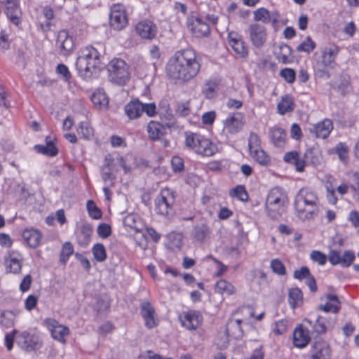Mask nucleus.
I'll list each match as a JSON object with an SVG mask.
<instances>
[{
  "instance_id": "obj_27",
  "label": "nucleus",
  "mask_w": 359,
  "mask_h": 359,
  "mask_svg": "<svg viewBox=\"0 0 359 359\" xmlns=\"http://www.w3.org/2000/svg\"><path fill=\"white\" fill-rule=\"evenodd\" d=\"M91 101L99 109H106L109 103L108 97L102 89H97L92 95Z\"/></svg>"
},
{
  "instance_id": "obj_10",
  "label": "nucleus",
  "mask_w": 359,
  "mask_h": 359,
  "mask_svg": "<svg viewBox=\"0 0 359 359\" xmlns=\"http://www.w3.org/2000/svg\"><path fill=\"white\" fill-rule=\"evenodd\" d=\"M249 35L253 46L261 48L266 41V29L259 23L252 24L249 26Z\"/></svg>"
},
{
  "instance_id": "obj_13",
  "label": "nucleus",
  "mask_w": 359,
  "mask_h": 359,
  "mask_svg": "<svg viewBox=\"0 0 359 359\" xmlns=\"http://www.w3.org/2000/svg\"><path fill=\"white\" fill-rule=\"evenodd\" d=\"M135 30L137 34L143 39H152L157 34V27L156 25L148 20H144L139 22L136 27Z\"/></svg>"
},
{
  "instance_id": "obj_24",
  "label": "nucleus",
  "mask_w": 359,
  "mask_h": 359,
  "mask_svg": "<svg viewBox=\"0 0 359 359\" xmlns=\"http://www.w3.org/2000/svg\"><path fill=\"white\" fill-rule=\"evenodd\" d=\"M269 137L271 142L276 147H283L285 144L286 133L280 127H273L269 129Z\"/></svg>"
},
{
  "instance_id": "obj_15",
  "label": "nucleus",
  "mask_w": 359,
  "mask_h": 359,
  "mask_svg": "<svg viewBox=\"0 0 359 359\" xmlns=\"http://www.w3.org/2000/svg\"><path fill=\"white\" fill-rule=\"evenodd\" d=\"M244 125L243 118L239 113L230 115L224 121V129L231 134L238 133Z\"/></svg>"
},
{
  "instance_id": "obj_64",
  "label": "nucleus",
  "mask_w": 359,
  "mask_h": 359,
  "mask_svg": "<svg viewBox=\"0 0 359 359\" xmlns=\"http://www.w3.org/2000/svg\"><path fill=\"white\" fill-rule=\"evenodd\" d=\"M38 299L34 295H29L25 300V308L28 311L32 310L35 308Z\"/></svg>"
},
{
  "instance_id": "obj_7",
  "label": "nucleus",
  "mask_w": 359,
  "mask_h": 359,
  "mask_svg": "<svg viewBox=\"0 0 359 359\" xmlns=\"http://www.w3.org/2000/svg\"><path fill=\"white\" fill-rule=\"evenodd\" d=\"M175 201L174 191L168 188L163 189L155 199L156 212L163 216L172 214Z\"/></svg>"
},
{
  "instance_id": "obj_5",
  "label": "nucleus",
  "mask_w": 359,
  "mask_h": 359,
  "mask_svg": "<svg viewBox=\"0 0 359 359\" xmlns=\"http://www.w3.org/2000/svg\"><path fill=\"white\" fill-rule=\"evenodd\" d=\"M109 80L117 85H124L130 77L127 64L121 59H114L107 65Z\"/></svg>"
},
{
  "instance_id": "obj_50",
  "label": "nucleus",
  "mask_w": 359,
  "mask_h": 359,
  "mask_svg": "<svg viewBox=\"0 0 359 359\" xmlns=\"http://www.w3.org/2000/svg\"><path fill=\"white\" fill-rule=\"evenodd\" d=\"M74 248L71 243H65L62 248L60 252V262L63 264L66 263L69 256L73 253Z\"/></svg>"
},
{
  "instance_id": "obj_56",
  "label": "nucleus",
  "mask_w": 359,
  "mask_h": 359,
  "mask_svg": "<svg viewBox=\"0 0 359 359\" xmlns=\"http://www.w3.org/2000/svg\"><path fill=\"white\" fill-rule=\"evenodd\" d=\"M336 153L341 161H346L348 158V147L344 143H339L335 148Z\"/></svg>"
},
{
  "instance_id": "obj_8",
  "label": "nucleus",
  "mask_w": 359,
  "mask_h": 359,
  "mask_svg": "<svg viewBox=\"0 0 359 359\" xmlns=\"http://www.w3.org/2000/svg\"><path fill=\"white\" fill-rule=\"evenodd\" d=\"M109 23L111 27L117 30H121L126 27L128 18L123 5L115 4L111 7Z\"/></svg>"
},
{
  "instance_id": "obj_23",
  "label": "nucleus",
  "mask_w": 359,
  "mask_h": 359,
  "mask_svg": "<svg viewBox=\"0 0 359 359\" xmlns=\"http://www.w3.org/2000/svg\"><path fill=\"white\" fill-rule=\"evenodd\" d=\"M217 150V148L215 144L202 136L199 143L197 144L196 152L203 156H211Z\"/></svg>"
},
{
  "instance_id": "obj_18",
  "label": "nucleus",
  "mask_w": 359,
  "mask_h": 359,
  "mask_svg": "<svg viewBox=\"0 0 359 359\" xmlns=\"http://www.w3.org/2000/svg\"><path fill=\"white\" fill-rule=\"evenodd\" d=\"M339 52V48L336 45L326 47L322 55V63L326 67L333 69L336 65L335 58Z\"/></svg>"
},
{
  "instance_id": "obj_17",
  "label": "nucleus",
  "mask_w": 359,
  "mask_h": 359,
  "mask_svg": "<svg viewBox=\"0 0 359 359\" xmlns=\"http://www.w3.org/2000/svg\"><path fill=\"white\" fill-rule=\"evenodd\" d=\"M266 203L285 206L287 203V194L283 189L275 187L269 191Z\"/></svg>"
},
{
  "instance_id": "obj_59",
  "label": "nucleus",
  "mask_w": 359,
  "mask_h": 359,
  "mask_svg": "<svg viewBox=\"0 0 359 359\" xmlns=\"http://www.w3.org/2000/svg\"><path fill=\"white\" fill-rule=\"evenodd\" d=\"M57 72L63 76L65 81H67L71 78L70 72L67 67L63 64H60L57 67Z\"/></svg>"
},
{
  "instance_id": "obj_25",
  "label": "nucleus",
  "mask_w": 359,
  "mask_h": 359,
  "mask_svg": "<svg viewBox=\"0 0 359 359\" xmlns=\"http://www.w3.org/2000/svg\"><path fill=\"white\" fill-rule=\"evenodd\" d=\"M22 237L29 247L35 248L40 244L41 234L36 229H29L23 231Z\"/></svg>"
},
{
  "instance_id": "obj_36",
  "label": "nucleus",
  "mask_w": 359,
  "mask_h": 359,
  "mask_svg": "<svg viewBox=\"0 0 359 359\" xmlns=\"http://www.w3.org/2000/svg\"><path fill=\"white\" fill-rule=\"evenodd\" d=\"M279 49L280 51L276 53V58L280 62L287 64L289 62V57L292 54L291 48L287 44H281Z\"/></svg>"
},
{
  "instance_id": "obj_53",
  "label": "nucleus",
  "mask_w": 359,
  "mask_h": 359,
  "mask_svg": "<svg viewBox=\"0 0 359 359\" xmlns=\"http://www.w3.org/2000/svg\"><path fill=\"white\" fill-rule=\"evenodd\" d=\"M318 309L323 311L325 313L332 312L333 313L337 314L340 310V306L332 302H327L325 304H320L318 306Z\"/></svg>"
},
{
  "instance_id": "obj_37",
  "label": "nucleus",
  "mask_w": 359,
  "mask_h": 359,
  "mask_svg": "<svg viewBox=\"0 0 359 359\" xmlns=\"http://www.w3.org/2000/svg\"><path fill=\"white\" fill-rule=\"evenodd\" d=\"M77 133L79 135L86 140H90L93 137V129L90 127L89 123L86 121H82L80 123L77 129Z\"/></svg>"
},
{
  "instance_id": "obj_28",
  "label": "nucleus",
  "mask_w": 359,
  "mask_h": 359,
  "mask_svg": "<svg viewBox=\"0 0 359 359\" xmlns=\"http://www.w3.org/2000/svg\"><path fill=\"white\" fill-rule=\"evenodd\" d=\"M6 6V14L10 19L11 22L14 25H18L20 22L19 15L20 13L18 3L9 2L8 4H5Z\"/></svg>"
},
{
  "instance_id": "obj_32",
  "label": "nucleus",
  "mask_w": 359,
  "mask_h": 359,
  "mask_svg": "<svg viewBox=\"0 0 359 359\" xmlns=\"http://www.w3.org/2000/svg\"><path fill=\"white\" fill-rule=\"evenodd\" d=\"M250 155L255 161L262 165L267 166L271 163L269 156L262 148L250 152Z\"/></svg>"
},
{
  "instance_id": "obj_55",
  "label": "nucleus",
  "mask_w": 359,
  "mask_h": 359,
  "mask_svg": "<svg viewBox=\"0 0 359 359\" xmlns=\"http://www.w3.org/2000/svg\"><path fill=\"white\" fill-rule=\"evenodd\" d=\"M171 165L175 172L182 171L184 170L183 159L177 156H173L171 159Z\"/></svg>"
},
{
  "instance_id": "obj_57",
  "label": "nucleus",
  "mask_w": 359,
  "mask_h": 359,
  "mask_svg": "<svg viewBox=\"0 0 359 359\" xmlns=\"http://www.w3.org/2000/svg\"><path fill=\"white\" fill-rule=\"evenodd\" d=\"M216 90V84L212 81H208L205 83V88L203 90V93L208 98H211L214 96Z\"/></svg>"
},
{
  "instance_id": "obj_48",
  "label": "nucleus",
  "mask_w": 359,
  "mask_h": 359,
  "mask_svg": "<svg viewBox=\"0 0 359 359\" xmlns=\"http://www.w3.org/2000/svg\"><path fill=\"white\" fill-rule=\"evenodd\" d=\"M248 147L250 153L261 148V141L257 134L250 133L248 139Z\"/></svg>"
},
{
  "instance_id": "obj_26",
  "label": "nucleus",
  "mask_w": 359,
  "mask_h": 359,
  "mask_svg": "<svg viewBox=\"0 0 359 359\" xmlns=\"http://www.w3.org/2000/svg\"><path fill=\"white\" fill-rule=\"evenodd\" d=\"M210 233V228L205 223L196 224L191 231L193 238L199 242H203Z\"/></svg>"
},
{
  "instance_id": "obj_33",
  "label": "nucleus",
  "mask_w": 359,
  "mask_h": 359,
  "mask_svg": "<svg viewBox=\"0 0 359 359\" xmlns=\"http://www.w3.org/2000/svg\"><path fill=\"white\" fill-rule=\"evenodd\" d=\"M149 136L151 139L158 140L163 135L162 126L156 122L151 121L147 126Z\"/></svg>"
},
{
  "instance_id": "obj_1",
  "label": "nucleus",
  "mask_w": 359,
  "mask_h": 359,
  "mask_svg": "<svg viewBox=\"0 0 359 359\" xmlns=\"http://www.w3.org/2000/svg\"><path fill=\"white\" fill-rule=\"evenodd\" d=\"M201 64L192 48L177 50L170 58L167 67L169 78L180 82H187L199 72Z\"/></svg>"
},
{
  "instance_id": "obj_61",
  "label": "nucleus",
  "mask_w": 359,
  "mask_h": 359,
  "mask_svg": "<svg viewBox=\"0 0 359 359\" xmlns=\"http://www.w3.org/2000/svg\"><path fill=\"white\" fill-rule=\"evenodd\" d=\"M93 233L92 227L88 224H84L81 228V234L84 238V242L88 243Z\"/></svg>"
},
{
  "instance_id": "obj_12",
  "label": "nucleus",
  "mask_w": 359,
  "mask_h": 359,
  "mask_svg": "<svg viewBox=\"0 0 359 359\" xmlns=\"http://www.w3.org/2000/svg\"><path fill=\"white\" fill-rule=\"evenodd\" d=\"M45 324L50 330L53 338L62 343L65 342V337L69 332L68 327L59 324L57 321L52 318L46 319Z\"/></svg>"
},
{
  "instance_id": "obj_52",
  "label": "nucleus",
  "mask_w": 359,
  "mask_h": 359,
  "mask_svg": "<svg viewBox=\"0 0 359 359\" xmlns=\"http://www.w3.org/2000/svg\"><path fill=\"white\" fill-rule=\"evenodd\" d=\"M280 75L289 83H292L296 78L294 70L290 68H285L280 72Z\"/></svg>"
},
{
  "instance_id": "obj_29",
  "label": "nucleus",
  "mask_w": 359,
  "mask_h": 359,
  "mask_svg": "<svg viewBox=\"0 0 359 359\" xmlns=\"http://www.w3.org/2000/svg\"><path fill=\"white\" fill-rule=\"evenodd\" d=\"M191 30L196 37L206 36L210 34L208 25L200 19H196L191 27Z\"/></svg>"
},
{
  "instance_id": "obj_14",
  "label": "nucleus",
  "mask_w": 359,
  "mask_h": 359,
  "mask_svg": "<svg viewBox=\"0 0 359 359\" xmlns=\"http://www.w3.org/2000/svg\"><path fill=\"white\" fill-rule=\"evenodd\" d=\"M56 43L60 53L64 56L69 55L74 48L73 39L66 30H61L58 32Z\"/></svg>"
},
{
  "instance_id": "obj_44",
  "label": "nucleus",
  "mask_w": 359,
  "mask_h": 359,
  "mask_svg": "<svg viewBox=\"0 0 359 359\" xmlns=\"http://www.w3.org/2000/svg\"><path fill=\"white\" fill-rule=\"evenodd\" d=\"M230 195L236 197L241 201H247L248 200V194L244 186L238 185L231 190Z\"/></svg>"
},
{
  "instance_id": "obj_63",
  "label": "nucleus",
  "mask_w": 359,
  "mask_h": 359,
  "mask_svg": "<svg viewBox=\"0 0 359 359\" xmlns=\"http://www.w3.org/2000/svg\"><path fill=\"white\" fill-rule=\"evenodd\" d=\"M287 331L286 321L282 320L276 323V327L273 332L276 334H282Z\"/></svg>"
},
{
  "instance_id": "obj_35",
  "label": "nucleus",
  "mask_w": 359,
  "mask_h": 359,
  "mask_svg": "<svg viewBox=\"0 0 359 359\" xmlns=\"http://www.w3.org/2000/svg\"><path fill=\"white\" fill-rule=\"evenodd\" d=\"M289 303L292 308L294 309L302 301V293L299 288H292L288 294Z\"/></svg>"
},
{
  "instance_id": "obj_60",
  "label": "nucleus",
  "mask_w": 359,
  "mask_h": 359,
  "mask_svg": "<svg viewBox=\"0 0 359 359\" xmlns=\"http://www.w3.org/2000/svg\"><path fill=\"white\" fill-rule=\"evenodd\" d=\"M46 150H47V155L50 156H54L57 154V149L55 146L54 143L51 140H48V137H46Z\"/></svg>"
},
{
  "instance_id": "obj_16",
  "label": "nucleus",
  "mask_w": 359,
  "mask_h": 359,
  "mask_svg": "<svg viewBox=\"0 0 359 359\" xmlns=\"http://www.w3.org/2000/svg\"><path fill=\"white\" fill-rule=\"evenodd\" d=\"M333 128L332 122L330 119H325L322 122L313 125L310 128V132L316 137L326 138Z\"/></svg>"
},
{
  "instance_id": "obj_49",
  "label": "nucleus",
  "mask_w": 359,
  "mask_h": 359,
  "mask_svg": "<svg viewBox=\"0 0 359 359\" xmlns=\"http://www.w3.org/2000/svg\"><path fill=\"white\" fill-rule=\"evenodd\" d=\"M316 47V43L311 37H306V40L301 43L297 48L299 52H311Z\"/></svg>"
},
{
  "instance_id": "obj_6",
  "label": "nucleus",
  "mask_w": 359,
  "mask_h": 359,
  "mask_svg": "<svg viewBox=\"0 0 359 359\" xmlns=\"http://www.w3.org/2000/svg\"><path fill=\"white\" fill-rule=\"evenodd\" d=\"M156 104L152 103H142L139 100H135L128 102L125 107V111L130 119L139 118L142 113L148 116H154L156 111Z\"/></svg>"
},
{
  "instance_id": "obj_34",
  "label": "nucleus",
  "mask_w": 359,
  "mask_h": 359,
  "mask_svg": "<svg viewBox=\"0 0 359 359\" xmlns=\"http://www.w3.org/2000/svg\"><path fill=\"white\" fill-rule=\"evenodd\" d=\"M265 207L268 216L276 219L281 216L285 206L266 203Z\"/></svg>"
},
{
  "instance_id": "obj_21",
  "label": "nucleus",
  "mask_w": 359,
  "mask_h": 359,
  "mask_svg": "<svg viewBox=\"0 0 359 359\" xmlns=\"http://www.w3.org/2000/svg\"><path fill=\"white\" fill-rule=\"evenodd\" d=\"M335 318H328L325 316H319L313 325V330L318 334L325 333L329 328L332 327L335 323Z\"/></svg>"
},
{
  "instance_id": "obj_2",
  "label": "nucleus",
  "mask_w": 359,
  "mask_h": 359,
  "mask_svg": "<svg viewBox=\"0 0 359 359\" xmlns=\"http://www.w3.org/2000/svg\"><path fill=\"white\" fill-rule=\"evenodd\" d=\"M76 67L81 77L89 79L103 69L105 64L101 61L100 54L95 48L87 46L80 50Z\"/></svg>"
},
{
  "instance_id": "obj_30",
  "label": "nucleus",
  "mask_w": 359,
  "mask_h": 359,
  "mask_svg": "<svg viewBox=\"0 0 359 359\" xmlns=\"http://www.w3.org/2000/svg\"><path fill=\"white\" fill-rule=\"evenodd\" d=\"M215 291L221 294H226L227 295L233 294L235 291V287L226 280H219L215 285Z\"/></svg>"
},
{
  "instance_id": "obj_42",
  "label": "nucleus",
  "mask_w": 359,
  "mask_h": 359,
  "mask_svg": "<svg viewBox=\"0 0 359 359\" xmlns=\"http://www.w3.org/2000/svg\"><path fill=\"white\" fill-rule=\"evenodd\" d=\"M254 19L256 21H262L264 23L270 22V12L264 8H260L253 12Z\"/></svg>"
},
{
  "instance_id": "obj_43",
  "label": "nucleus",
  "mask_w": 359,
  "mask_h": 359,
  "mask_svg": "<svg viewBox=\"0 0 359 359\" xmlns=\"http://www.w3.org/2000/svg\"><path fill=\"white\" fill-rule=\"evenodd\" d=\"M15 314L12 311H6L0 315V324L6 327L13 325Z\"/></svg>"
},
{
  "instance_id": "obj_4",
  "label": "nucleus",
  "mask_w": 359,
  "mask_h": 359,
  "mask_svg": "<svg viewBox=\"0 0 359 359\" xmlns=\"http://www.w3.org/2000/svg\"><path fill=\"white\" fill-rule=\"evenodd\" d=\"M310 257L313 262L321 266L324 265L328 259L332 265L339 264L342 267H348L355 259V254L351 250H346L341 256L339 251L330 250L328 257H327L325 254L320 251L313 250L311 252Z\"/></svg>"
},
{
  "instance_id": "obj_19",
  "label": "nucleus",
  "mask_w": 359,
  "mask_h": 359,
  "mask_svg": "<svg viewBox=\"0 0 359 359\" xmlns=\"http://www.w3.org/2000/svg\"><path fill=\"white\" fill-rule=\"evenodd\" d=\"M154 313V309L149 302H145L141 305V315L144 319L146 327L149 329L156 325Z\"/></svg>"
},
{
  "instance_id": "obj_39",
  "label": "nucleus",
  "mask_w": 359,
  "mask_h": 359,
  "mask_svg": "<svg viewBox=\"0 0 359 359\" xmlns=\"http://www.w3.org/2000/svg\"><path fill=\"white\" fill-rule=\"evenodd\" d=\"M186 140L185 144L187 147L191 148L196 151L197 144L199 143L201 135L197 133H186Z\"/></svg>"
},
{
  "instance_id": "obj_40",
  "label": "nucleus",
  "mask_w": 359,
  "mask_h": 359,
  "mask_svg": "<svg viewBox=\"0 0 359 359\" xmlns=\"http://www.w3.org/2000/svg\"><path fill=\"white\" fill-rule=\"evenodd\" d=\"M176 113L180 116H187L192 111L190 101L179 102L176 106Z\"/></svg>"
},
{
  "instance_id": "obj_22",
  "label": "nucleus",
  "mask_w": 359,
  "mask_h": 359,
  "mask_svg": "<svg viewBox=\"0 0 359 359\" xmlns=\"http://www.w3.org/2000/svg\"><path fill=\"white\" fill-rule=\"evenodd\" d=\"M310 341L309 330L302 326L297 327L293 333L294 346L298 348L305 347Z\"/></svg>"
},
{
  "instance_id": "obj_45",
  "label": "nucleus",
  "mask_w": 359,
  "mask_h": 359,
  "mask_svg": "<svg viewBox=\"0 0 359 359\" xmlns=\"http://www.w3.org/2000/svg\"><path fill=\"white\" fill-rule=\"evenodd\" d=\"M318 150L314 148L309 149L304 153L305 161L307 163L316 164L319 162Z\"/></svg>"
},
{
  "instance_id": "obj_9",
  "label": "nucleus",
  "mask_w": 359,
  "mask_h": 359,
  "mask_svg": "<svg viewBox=\"0 0 359 359\" xmlns=\"http://www.w3.org/2000/svg\"><path fill=\"white\" fill-rule=\"evenodd\" d=\"M17 343L22 349L27 352L34 351L42 346V341L38 336L23 332L17 338Z\"/></svg>"
},
{
  "instance_id": "obj_51",
  "label": "nucleus",
  "mask_w": 359,
  "mask_h": 359,
  "mask_svg": "<svg viewBox=\"0 0 359 359\" xmlns=\"http://www.w3.org/2000/svg\"><path fill=\"white\" fill-rule=\"evenodd\" d=\"M271 268L274 273L280 276H283L286 273L284 264L278 259H274L271 261Z\"/></svg>"
},
{
  "instance_id": "obj_11",
  "label": "nucleus",
  "mask_w": 359,
  "mask_h": 359,
  "mask_svg": "<svg viewBox=\"0 0 359 359\" xmlns=\"http://www.w3.org/2000/svg\"><path fill=\"white\" fill-rule=\"evenodd\" d=\"M330 348L320 337L315 338L311 344V359H330Z\"/></svg>"
},
{
  "instance_id": "obj_62",
  "label": "nucleus",
  "mask_w": 359,
  "mask_h": 359,
  "mask_svg": "<svg viewBox=\"0 0 359 359\" xmlns=\"http://www.w3.org/2000/svg\"><path fill=\"white\" fill-rule=\"evenodd\" d=\"M327 189V198L330 203L335 205L338 201L334 189L330 186L326 185Z\"/></svg>"
},
{
  "instance_id": "obj_31",
  "label": "nucleus",
  "mask_w": 359,
  "mask_h": 359,
  "mask_svg": "<svg viewBox=\"0 0 359 359\" xmlns=\"http://www.w3.org/2000/svg\"><path fill=\"white\" fill-rule=\"evenodd\" d=\"M278 109L281 114L292 111L294 109V102L292 96L285 95L278 104Z\"/></svg>"
},
{
  "instance_id": "obj_3",
  "label": "nucleus",
  "mask_w": 359,
  "mask_h": 359,
  "mask_svg": "<svg viewBox=\"0 0 359 359\" xmlns=\"http://www.w3.org/2000/svg\"><path fill=\"white\" fill-rule=\"evenodd\" d=\"M319 198L316 191L303 187L297 194L294 208L297 215L302 221L311 220L319 213Z\"/></svg>"
},
{
  "instance_id": "obj_38",
  "label": "nucleus",
  "mask_w": 359,
  "mask_h": 359,
  "mask_svg": "<svg viewBox=\"0 0 359 359\" xmlns=\"http://www.w3.org/2000/svg\"><path fill=\"white\" fill-rule=\"evenodd\" d=\"M92 252L94 256V258L100 262H102L107 259V252L105 247L102 243L95 244L93 249Z\"/></svg>"
},
{
  "instance_id": "obj_58",
  "label": "nucleus",
  "mask_w": 359,
  "mask_h": 359,
  "mask_svg": "<svg viewBox=\"0 0 359 359\" xmlns=\"http://www.w3.org/2000/svg\"><path fill=\"white\" fill-rule=\"evenodd\" d=\"M311 274L308 267L302 266L299 270H297L294 273V278L299 280L306 279Z\"/></svg>"
},
{
  "instance_id": "obj_20",
  "label": "nucleus",
  "mask_w": 359,
  "mask_h": 359,
  "mask_svg": "<svg viewBox=\"0 0 359 359\" xmlns=\"http://www.w3.org/2000/svg\"><path fill=\"white\" fill-rule=\"evenodd\" d=\"M181 322L184 327L189 330L196 329L201 323V316L197 311H189L183 313Z\"/></svg>"
},
{
  "instance_id": "obj_54",
  "label": "nucleus",
  "mask_w": 359,
  "mask_h": 359,
  "mask_svg": "<svg viewBox=\"0 0 359 359\" xmlns=\"http://www.w3.org/2000/svg\"><path fill=\"white\" fill-rule=\"evenodd\" d=\"M97 234L102 238H108L111 233V226L105 223H102L97 226Z\"/></svg>"
},
{
  "instance_id": "obj_47",
  "label": "nucleus",
  "mask_w": 359,
  "mask_h": 359,
  "mask_svg": "<svg viewBox=\"0 0 359 359\" xmlns=\"http://www.w3.org/2000/svg\"><path fill=\"white\" fill-rule=\"evenodd\" d=\"M231 46L234 51L241 57H245L248 55V48L245 46V42L242 39L232 43Z\"/></svg>"
},
{
  "instance_id": "obj_46",
  "label": "nucleus",
  "mask_w": 359,
  "mask_h": 359,
  "mask_svg": "<svg viewBox=\"0 0 359 359\" xmlns=\"http://www.w3.org/2000/svg\"><path fill=\"white\" fill-rule=\"evenodd\" d=\"M87 210L90 217L94 219H100L102 217L101 210L97 207L93 201L89 200L86 204Z\"/></svg>"
},
{
  "instance_id": "obj_41",
  "label": "nucleus",
  "mask_w": 359,
  "mask_h": 359,
  "mask_svg": "<svg viewBox=\"0 0 359 359\" xmlns=\"http://www.w3.org/2000/svg\"><path fill=\"white\" fill-rule=\"evenodd\" d=\"M101 175L102 180L107 183L109 182V186L112 187L114 185V180H115V176L113 175L111 172V169L110 168L109 163L104 165L101 168Z\"/></svg>"
}]
</instances>
